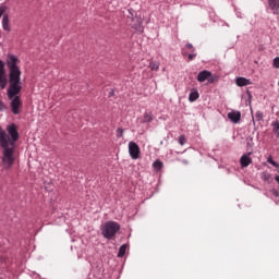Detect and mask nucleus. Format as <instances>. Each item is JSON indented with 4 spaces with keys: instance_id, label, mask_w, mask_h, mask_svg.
I'll return each mask as SVG.
<instances>
[{
    "instance_id": "obj_1",
    "label": "nucleus",
    "mask_w": 279,
    "mask_h": 279,
    "mask_svg": "<svg viewBox=\"0 0 279 279\" xmlns=\"http://www.w3.org/2000/svg\"><path fill=\"white\" fill-rule=\"evenodd\" d=\"M21 61L19 57L14 54H8L7 66L9 69V88H8V98L11 101V111L13 114H21V109L23 108V102L21 101V97L19 93L23 90V86L21 83V68L19 64Z\"/></svg>"
},
{
    "instance_id": "obj_2",
    "label": "nucleus",
    "mask_w": 279,
    "mask_h": 279,
    "mask_svg": "<svg viewBox=\"0 0 279 279\" xmlns=\"http://www.w3.org/2000/svg\"><path fill=\"white\" fill-rule=\"evenodd\" d=\"M0 147L3 149V158L2 162L8 165V167H12L14 165V146L8 144V140L5 138V131L0 128Z\"/></svg>"
},
{
    "instance_id": "obj_3",
    "label": "nucleus",
    "mask_w": 279,
    "mask_h": 279,
    "mask_svg": "<svg viewBox=\"0 0 279 279\" xmlns=\"http://www.w3.org/2000/svg\"><path fill=\"white\" fill-rule=\"evenodd\" d=\"M119 230H121V225H119V222L107 221L101 228V234L105 239L110 241V239H114V236H117V232H119Z\"/></svg>"
},
{
    "instance_id": "obj_4",
    "label": "nucleus",
    "mask_w": 279,
    "mask_h": 279,
    "mask_svg": "<svg viewBox=\"0 0 279 279\" xmlns=\"http://www.w3.org/2000/svg\"><path fill=\"white\" fill-rule=\"evenodd\" d=\"M7 132H8L5 133L7 145L14 147V145H16V141H19V128L16 126V124H10L7 126Z\"/></svg>"
},
{
    "instance_id": "obj_5",
    "label": "nucleus",
    "mask_w": 279,
    "mask_h": 279,
    "mask_svg": "<svg viewBox=\"0 0 279 279\" xmlns=\"http://www.w3.org/2000/svg\"><path fill=\"white\" fill-rule=\"evenodd\" d=\"M208 81L209 84H215V80L217 77L213 76V73L208 70L201 71L197 75V82H206Z\"/></svg>"
},
{
    "instance_id": "obj_6",
    "label": "nucleus",
    "mask_w": 279,
    "mask_h": 279,
    "mask_svg": "<svg viewBox=\"0 0 279 279\" xmlns=\"http://www.w3.org/2000/svg\"><path fill=\"white\" fill-rule=\"evenodd\" d=\"M129 154L133 160H138L141 158V147L135 142L129 143Z\"/></svg>"
},
{
    "instance_id": "obj_7",
    "label": "nucleus",
    "mask_w": 279,
    "mask_h": 279,
    "mask_svg": "<svg viewBox=\"0 0 279 279\" xmlns=\"http://www.w3.org/2000/svg\"><path fill=\"white\" fill-rule=\"evenodd\" d=\"M266 12H268V14H274L275 16H278V14H279V0H268Z\"/></svg>"
},
{
    "instance_id": "obj_8",
    "label": "nucleus",
    "mask_w": 279,
    "mask_h": 279,
    "mask_svg": "<svg viewBox=\"0 0 279 279\" xmlns=\"http://www.w3.org/2000/svg\"><path fill=\"white\" fill-rule=\"evenodd\" d=\"M228 119L232 121V123H239L241 121V112L240 111H231L228 113Z\"/></svg>"
},
{
    "instance_id": "obj_9",
    "label": "nucleus",
    "mask_w": 279,
    "mask_h": 279,
    "mask_svg": "<svg viewBox=\"0 0 279 279\" xmlns=\"http://www.w3.org/2000/svg\"><path fill=\"white\" fill-rule=\"evenodd\" d=\"M252 153H248L247 155H243L240 159L241 167H250L252 165V158L250 157Z\"/></svg>"
},
{
    "instance_id": "obj_10",
    "label": "nucleus",
    "mask_w": 279,
    "mask_h": 279,
    "mask_svg": "<svg viewBox=\"0 0 279 279\" xmlns=\"http://www.w3.org/2000/svg\"><path fill=\"white\" fill-rule=\"evenodd\" d=\"M235 84L236 86H250V84H252V81H250L248 78L245 77H238L235 80Z\"/></svg>"
},
{
    "instance_id": "obj_11",
    "label": "nucleus",
    "mask_w": 279,
    "mask_h": 279,
    "mask_svg": "<svg viewBox=\"0 0 279 279\" xmlns=\"http://www.w3.org/2000/svg\"><path fill=\"white\" fill-rule=\"evenodd\" d=\"M2 28L4 29V32H10V17H8V15H3L2 17Z\"/></svg>"
},
{
    "instance_id": "obj_12",
    "label": "nucleus",
    "mask_w": 279,
    "mask_h": 279,
    "mask_svg": "<svg viewBox=\"0 0 279 279\" xmlns=\"http://www.w3.org/2000/svg\"><path fill=\"white\" fill-rule=\"evenodd\" d=\"M199 99V92L197 89H193L189 95V101L193 104V101H197Z\"/></svg>"
},
{
    "instance_id": "obj_13",
    "label": "nucleus",
    "mask_w": 279,
    "mask_h": 279,
    "mask_svg": "<svg viewBox=\"0 0 279 279\" xmlns=\"http://www.w3.org/2000/svg\"><path fill=\"white\" fill-rule=\"evenodd\" d=\"M154 121V114L151 112H145L142 123H151Z\"/></svg>"
},
{
    "instance_id": "obj_14",
    "label": "nucleus",
    "mask_w": 279,
    "mask_h": 279,
    "mask_svg": "<svg viewBox=\"0 0 279 279\" xmlns=\"http://www.w3.org/2000/svg\"><path fill=\"white\" fill-rule=\"evenodd\" d=\"M271 126L274 134H276L277 138H279V121H274Z\"/></svg>"
},
{
    "instance_id": "obj_15",
    "label": "nucleus",
    "mask_w": 279,
    "mask_h": 279,
    "mask_svg": "<svg viewBox=\"0 0 279 279\" xmlns=\"http://www.w3.org/2000/svg\"><path fill=\"white\" fill-rule=\"evenodd\" d=\"M128 250V244H123L119 248L118 258H123L125 256V251Z\"/></svg>"
},
{
    "instance_id": "obj_16",
    "label": "nucleus",
    "mask_w": 279,
    "mask_h": 279,
    "mask_svg": "<svg viewBox=\"0 0 279 279\" xmlns=\"http://www.w3.org/2000/svg\"><path fill=\"white\" fill-rule=\"evenodd\" d=\"M153 167H154V169H155L156 171H160V169H162V167H163V163H162V161H160V160H156V161L153 163Z\"/></svg>"
},
{
    "instance_id": "obj_17",
    "label": "nucleus",
    "mask_w": 279,
    "mask_h": 279,
    "mask_svg": "<svg viewBox=\"0 0 279 279\" xmlns=\"http://www.w3.org/2000/svg\"><path fill=\"white\" fill-rule=\"evenodd\" d=\"M149 69H150V71H158L160 69V63H158V62H150Z\"/></svg>"
},
{
    "instance_id": "obj_18",
    "label": "nucleus",
    "mask_w": 279,
    "mask_h": 279,
    "mask_svg": "<svg viewBox=\"0 0 279 279\" xmlns=\"http://www.w3.org/2000/svg\"><path fill=\"white\" fill-rule=\"evenodd\" d=\"M8 81H5V74H0V86L1 88H5Z\"/></svg>"
},
{
    "instance_id": "obj_19",
    "label": "nucleus",
    "mask_w": 279,
    "mask_h": 279,
    "mask_svg": "<svg viewBox=\"0 0 279 279\" xmlns=\"http://www.w3.org/2000/svg\"><path fill=\"white\" fill-rule=\"evenodd\" d=\"M271 178V174L267 173V172H263L262 174V179L265 181V182H269V179Z\"/></svg>"
},
{
    "instance_id": "obj_20",
    "label": "nucleus",
    "mask_w": 279,
    "mask_h": 279,
    "mask_svg": "<svg viewBox=\"0 0 279 279\" xmlns=\"http://www.w3.org/2000/svg\"><path fill=\"white\" fill-rule=\"evenodd\" d=\"M0 75H5V65L1 60H0Z\"/></svg>"
},
{
    "instance_id": "obj_21",
    "label": "nucleus",
    "mask_w": 279,
    "mask_h": 279,
    "mask_svg": "<svg viewBox=\"0 0 279 279\" xmlns=\"http://www.w3.org/2000/svg\"><path fill=\"white\" fill-rule=\"evenodd\" d=\"M267 162H269V165H272V167H279L278 162L274 161V158L271 156L268 157Z\"/></svg>"
},
{
    "instance_id": "obj_22",
    "label": "nucleus",
    "mask_w": 279,
    "mask_h": 279,
    "mask_svg": "<svg viewBox=\"0 0 279 279\" xmlns=\"http://www.w3.org/2000/svg\"><path fill=\"white\" fill-rule=\"evenodd\" d=\"M255 119L257 121H263V112L262 111H256L255 113Z\"/></svg>"
},
{
    "instance_id": "obj_23",
    "label": "nucleus",
    "mask_w": 279,
    "mask_h": 279,
    "mask_svg": "<svg viewBox=\"0 0 279 279\" xmlns=\"http://www.w3.org/2000/svg\"><path fill=\"white\" fill-rule=\"evenodd\" d=\"M179 145H186V137L184 135L179 137Z\"/></svg>"
},
{
    "instance_id": "obj_24",
    "label": "nucleus",
    "mask_w": 279,
    "mask_h": 279,
    "mask_svg": "<svg viewBox=\"0 0 279 279\" xmlns=\"http://www.w3.org/2000/svg\"><path fill=\"white\" fill-rule=\"evenodd\" d=\"M7 11H8V7L5 5L0 7V19L1 16H3V14H5Z\"/></svg>"
},
{
    "instance_id": "obj_25",
    "label": "nucleus",
    "mask_w": 279,
    "mask_h": 279,
    "mask_svg": "<svg viewBox=\"0 0 279 279\" xmlns=\"http://www.w3.org/2000/svg\"><path fill=\"white\" fill-rule=\"evenodd\" d=\"M272 66H274L275 69H279V57H276V58L274 59Z\"/></svg>"
},
{
    "instance_id": "obj_26",
    "label": "nucleus",
    "mask_w": 279,
    "mask_h": 279,
    "mask_svg": "<svg viewBox=\"0 0 279 279\" xmlns=\"http://www.w3.org/2000/svg\"><path fill=\"white\" fill-rule=\"evenodd\" d=\"M117 137H118V138H123V129L119 128V129L117 130Z\"/></svg>"
},
{
    "instance_id": "obj_27",
    "label": "nucleus",
    "mask_w": 279,
    "mask_h": 279,
    "mask_svg": "<svg viewBox=\"0 0 279 279\" xmlns=\"http://www.w3.org/2000/svg\"><path fill=\"white\" fill-rule=\"evenodd\" d=\"M185 47H186V49H190L192 53L195 51V48H193L192 44H186Z\"/></svg>"
},
{
    "instance_id": "obj_28",
    "label": "nucleus",
    "mask_w": 279,
    "mask_h": 279,
    "mask_svg": "<svg viewBox=\"0 0 279 279\" xmlns=\"http://www.w3.org/2000/svg\"><path fill=\"white\" fill-rule=\"evenodd\" d=\"M195 56H197V54H195V53H190V54H189V60H190V61H191V60H194Z\"/></svg>"
},
{
    "instance_id": "obj_29",
    "label": "nucleus",
    "mask_w": 279,
    "mask_h": 279,
    "mask_svg": "<svg viewBox=\"0 0 279 279\" xmlns=\"http://www.w3.org/2000/svg\"><path fill=\"white\" fill-rule=\"evenodd\" d=\"M1 110H3V102L2 101H0V112H1Z\"/></svg>"
},
{
    "instance_id": "obj_30",
    "label": "nucleus",
    "mask_w": 279,
    "mask_h": 279,
    "mask_svg": "<svg viewBox=\"0 0 279 279\" xmlns=\"http://www.w3.org/2000/svg\"><path fill=\"white\" fill-rule=\"evenodd\" d=\"M114 96V90H111V93L109 94V97H113Z\"/></svg>"
}]
</instances>
